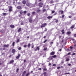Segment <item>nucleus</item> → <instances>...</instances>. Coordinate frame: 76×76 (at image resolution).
I'll list each match as a JSON object with an SVG mask.
<instances>
[{
    "instance_id": "62",
    "label": "nucleus",
    "mask_w": 76,
    "mask_h": 76,
    "mask_svg": "<svg viewBox=\"0 0 76 76\" xmlns=\"http://www.w3.org/2000/svg\"><path fill=\"white\" fill-rule=\"evenodd\" d=\"M38 70H41V68H39Z\"/></svg>"
},
{
    "instance_id": "24",
    "label": "nucleus",
    "mask_w": 76,
    "mask_h": 76,
    "mask_svg": "<svg viewBox=\"0 0 76 76\" xmlns=\"http://www.w3.org/2000/svg\"><path fill=\"white\" fill-rule=\"evenodd\" d=\"M30 46H31V44L29 43L28 45V48H29V47H30Z\"/></svg>"
},
{
    "instance_id": "36",
    "label": "nucleus",
    "mask_w": 76,
    "mask_h": 76,
    "mask_svg": "<svg viewBox=\"0 0 76 76\" xmlns=\"http://www.w3.org/2000/svg\"><path fill=\"white\" fill-rule=\"evenodd\" d=\"M60 12H61V14H63V11H61Z\"/></svg>"
},
{
    "instance_id": "40",
    "label": "nucleus",
    "mask_w": 76,
    "mask_h": 76,
    "mask_svg": "<svg viewBox=\"0 0 76 76\" xmlns=\"http://www.w3.org/2000/svg\"><path fill=\"white\" fill-rule=\"evenodd\" d=\"M19 41V39H18L17 40V42H18Z\"/></svg>"
},
{
    "instance_id": "21",
    "label": "nucleus",
    "mask_w": 76,
    "mask_h": 76,
    "mask_svg": "<svg viewBox=\"0 0 76 76\" xmlns=\"http://www.w3.org/2000/svg\"><path fill=\"white\" fill-rule=\"evenodd\" d=\"M19 68H18V69H17L16 70V73H18V72L19 71Z\"/></svg>"
},
{
    "instance_id": "38",
    "label": "nucleus",
    "mask_w": 76,
    "mask_h": 76,
    "mask_svg": "<svg viewBox=\"0 0 76 76\" xmlns=\"http://www.w3.org/2000/svg\"><path fill=\"white\" fill-rule=\"evenodd\" d=\"M70 74V73L68 72V73H65V75H68V74Z\"/></svg>"
},
{
    "instance_id": "20",
    "label": "nucleus",
    "mask_w": 76,
    "mask_h": 76,
    "mask_svg": "<svg viewBox=\"0 0 76 76\" xmlns=\"http://www.w3.org/2000/svg\"><path fill=\"white\" fill-rule=\"evenodd\" d=\"M23 13V11H20V14H22V13Z\"/></svg>"
},
{
    "instance_id": "28",
    "label": "nucleus",
    "mask_w": 76,
    "mask_h": 76,
    "mask_svg": "<svg viewBox=\"0 0 76 76\" xmlns=\"http://www.w3.org/2000/svg\"><path fill=\"white\" fill-rule=\"evenodd\" d=\"M47 48H45L44 49V51H45V50H47Z\"/></svg>"
},
{
    "instance_id": "48",
    "label": "nucleus",
    "mask_w": 76,
    "mask_h": 76,
    "mask_svg": "<svg viewBox=\"0 0 76 76\" xmlns=\"http://www.w3.org/2000/svg\"><path fill=\"white\" fill-rule=\"evenodd\" d=\"M27 46L26 45H24V47L25 48Z\"/></svg>"
},
{
    "instance_id": "27",
    "label": "nucleus",
    "mask_w": 76,
    "mask_h": 76,
    "mask_svg": "<svg viewBox=\"0 0 76 76\" xmlns=\"http://www.w3.org/2000/svg\"><path fill=\"white\" fill-rule=\"evenodd\" d=\"M20 56V54H18V56H17L16 57H19Z\"/></svg>"
},
{
    "instance_id": "57",
    "label": "nucleus",
    "mask_w": 76,
    "mask_h": 76,
    "mask_svg": "<svg viewBox=\"0 0 76 76\" xmlns=\"http://www.w3.org/2000/svg\"><path fill=\"white\" fill-rule=\"evenodd\" d=\"M74 36L75 37H76V34H75Z\"/></svg>"
},
{
    "instance_id": "43",
    "label": "nucleus",
    "mask_w": 76,
    "mask_h": 76,
    "mask_svg": "<svg viewBox=\"0 0 76 76\" xmlns=\"http://www.w3.org/2000/svg\"><path fill=\"white\" fill-rule=\"evenodd\" d=\"M53 66H56V64H53Z\"/></svg>"
},
{
    "instance_id": "22",
    "label": "nucleus",
    "mask_w": 76,
    "mask_h": 76,
    "mask_svg": "<svg viewBox=\"0 0 76 76\" xmlns=\"http://www.w3.org/2000/svg\"><path fill=\"white\" fill-rule=\"evenodd\" d=\"M74 27H75V25H73L71 27V29H72Z\"/></svg>"
},
{
    "instance_id": "46",
    "label": "nucleus",
    "mask_w": 76,
    "mask_h": 76,
    "mask_svg": "<svg viewBox=\"0 0 76 76\" xmlns=\"http://www.w3.org/2000/svg\"><path fill=\"white\" fill-rule=\"evenodd\" d=\"M76 54V53H74L72 54V55L73 56H75V55Z\"/></svg>"
},
{
    "instance_id": "51",
    "label": "nucleus",
    "mask_w": 76,
    "mask_h": 76,
    "mask_svg": "<svg viewBox=\"0 0 76 76\" xmlns=\"http://www.w3.org/2000/svg\"><path fill=\"white\" fill-rule=\"evenodd\" d=\"M66 51H70V50H69V49H67Z\"/></svg>"
},
{
    "instance_id": "44",
    "label": "nucleus",
    "mask_w": 76,
    "mask_h": 76,
    "mask_svg": "<svg viewBox=\"0 0 76 76\" xmlns=\"http://www.w3.org/2000/svg\"><path fill=\"white\" fill-rule=\"evenodd\" d=\"M64 15H63L62 16V18H64Z\"/></svg>"
},
{
    "instance_id": "25",
    "label": "nucleus",
    "mask_w": 76,
    "mask_h": 76,
    "mask_svg": "<svg viewBox=\"0 0 76 76\" xmlns=\"http://www.w3.org/2000/svg\"><path fill=\"white\" fill-rule=\"evenodd\" d=\"M15 42H13L12 43V46L13 47H14V46H15Z\"/></svg>"
},
{
    "instance_id": "61",
    "label": "nucleus",
    "mask_w": 76,
    "mask_h": 76,
    "mask_svg": "<svg viewBox=\"0 0 76 76\" xmlns=\"http://www.w3.org/2000/svg\"><path fill=\"white\" fill-rule=\"evenodd\" d=\"M68 66H71V64H68Z\"/></svg>"
},
{
    "instance_id": "16",
    "label": "nucleus",
    "mask_w": 76,
    "mask_h": 76,
    "mask_svg": "<svg viewBox=\"0 0 76 76\" xmlns=\"http://www.w3.org/2000/svg\"><path fill=\"white\" fill-rule=\"evenodd\" d=\"M23 3L24 4H26V1H25V0H23Z\"/></svg>"
},
{
    "instance_id": "3",
    "label": "nucleus",
    "mask_w": 76,
    "mask_h": 76,
    "mask_svg": "<svg viewBox=\"0 0 76 76\" xmlns=\"http://www.w3.org/2000/svg\"><path fill=\"white\" fill-rule=\"evenodd\" d=\"M34 7V5L33 4H30V6L29 7Z\"/></svg>"
},
{
    "instance_id": "12",
    "label": "nucleus",
    "mask_w": 76,
    "mask_h": 76,
    "mask_svg": "<svg viewBox=\"0 0 76 76\" xmlns=\"http://www.w3.org/2000/svg\"><path fill=\"white\" fill-rule=\"evenodd\" d=\"M53 18L52 16H49L47 17L48 19H51Z\"/></svg>"
},
{
    "instance_id": "55",
    "label": "nucleus",
    "mask_w": 76,
    "mask_h": 76,
    "mask_svg": "<svg viewBox=\"0 0 76 76\" xmlns=\"http://www.w3.org/2000/svg\"><path fill=\"white\" fill-rule=\"evenodd\" d=\"M69 18H72V16H69Z\"/></svg>"
},
{
    "instance_id": "41",
    "label": "nucleus",
    "mask_w": 76,
    "mask_h": 76,
    "mask_svg": "<svg viewBox=\"0 0 76 76\" xmlns=\"http://www.w3.org/2000/svg\"><path fill=\"white\" fill-rule=\"evenodd\" d=\"M51 64L50 63H49L48 66H51Z\"/></svg>"
},
{
    "instance_id": "45",
    "label": "nucleus",
    "mask_w": 76,
    "mask_h": 76,
    "mask_svg": "<svg viewBox=\"0 0 76 76\" xmlns=\"http://www.w3.org/2000/svg\"><path fill=\"white\" fill-rule=\"evenodd\" d=\"M47 42V40H45V41L43 42L44 43H45Z\"/></svg>"
},
{
    "instance_id": "18",
    "label": "nucleus",
    "mask_w": 76,
    "mask_h": 76,
    "mask_svg": "<svg viewBox=\"0 0 76 76\" xmlns=\"http://www.w3.org/2000/svg\"><path fill=\"white\" fill-rule=\"evenodd\" d=\"M27 6H28V7H29L30 6V4L29 3H27Z\"/></svg>"
},
{
    "instance_id": "8",
    "label": "nucleus",
    "mask_w": 76,
    "mask_h": 76,
    "mask_svg": "<svg viewBox=\"0 0 76 76\" xmlns=\"http://www.w3.org/2000/svg\"><path fill=\"white\" fill-rule=\"evenodd\" d=\"M17 9H21L22 7H21V6H19L17 7Z\"/></svg>"
},
{
    "instance_id": "56",
    "label": "nucleus",
    "mask_w": 76,
    "mask_h": 76,
    "mask_svg": "<svg viewBox=\"0 0 76 76\" xmlns=\"http://www.w3.org/2000/svg\"><path fill=\"white\" fill-rule=\"evenodd\" d=\"M69 54H70V53H69L67 54L68 55H69Z\"/></svg>"
},
{
    "instance_id": "9",
    "label": "nucleus",
    "mask_w": 76,
    "mask_h": 76,
    "mask_svg": "<svg viewBox=\"0 0 76 76\" xmlns=\"http://www.w3.org/2000/svg\"><path fill=\"white\" fill-rule=\"evenodd\" d=\"M47 68H46V67H45L43 68V71H47Z\"/></svg>"
},
{
    "instance_id": "37",
    "label": "nucleus",
    "mask_w": 76,
    "mask_h": 76,
    "mask_svg": "<svg viewBox=\"0 0 76 76\" xmlns=\"http://www.w3.org/2000/svg\"><path fill=\"white\" fill-rule=\"evenodd\" d=\"M3 15L4 16H6V13H3Z\"/></svg>"
},
{
    "instance_id": "15",
    "label": "nucleus",
    "mask_w": 76,
    "mask_h": 76,
    "mask_svg": "<svg viewBox=\"0 0 76 76\" xmlns=\"http://www.w3.org/2000/svg\"><path fill=\"white\" fill-rule=\"evenodd\" d=\"M30 74V73L29 72H27L26 74V76H28V75Z\"/></svg>"
},
{
    "instance_id": "52",
    "label": "nucleus",
    "mask_w": 76,
    "mask_h": 76,
    "mask_svg": "<svg viewBox=\"0 0 76 76\" xmlns=\"http://www.w3.org/2000/svg\"><path fill=\"white\" fill-rule=\"evenodd\" d=\"M27 15L28 16H29V15H30V14L29 13H28Z\"/></svg>"
},
{
    "instance_id": "47",
    "label": "nucleus",
    "mask_w": 76,
    "mask_h": 76,
    "mask_svg": "<svg viewBox=\"0 0 76 76\" xmlns=\"http://www.w3.org/2000/svg\"><path fill=\"white\" fill-rule=\"evenodd\" d=\"M60 66H58L57 67V69H60Z\"/></svg>"
},
{
    "instance_id": "53",
    "label": "nucleus",
    "mask_w": 76,
    "mask_h": 76,
    "mask_svg": "<svg viewBox=\"0 0 76 76\" xmlns=\"http://www.w3.org/2000/svg\"><path fill=\"white\" fill-rule=\"evenodd\" d=\"M1 64H2V63H1V61H0V66H1Z\"/></svg>"
},
{
    "instance_id": "35",
    "label": "nucleus",
    "mask_w": 76,
    "mask_h": 76,
    "mask_svg": "<svg viewBox=\"0 0 76 76\" xmlns=\"http://www.w3.org/2000/svg\"><path fill=\"white\" fill-rule=\"evenodd\" d=\"M23 13H24V14H25V13H26V11H25L24 12H23Z\"/></svg>"
},
{
    "instance_id": "42",
    "label": "nucleus",
    "mask_w": 76,
    "mask_h": 76,
    "mask_svg": "<svg viewBox=\"0 0 76 76\" xmlns=\"http://www.w3.org/2000/svg\"><path fill=\"white\" fill-rule=\"evenodd\" d=\"M54 12H55V11H52V13H54Z\"/></svg>"
},
{
    "instance_id": "58",
    "label": "nucleus",
    "mask_w": 76,
    "mask_h": 76,
    "mask_svg": "<svg viewBox=\"0 0 76 76\" xmlns=\"http://www.w3.org/2000/svg\"><path fill=\"white\" fill-rule=\"evenodd\" d=\"M59 51H61V49H60L59 50Z\"/></svg>"
},
{
    "instance_id": "54",
    "label": "nucleus",
    "mask_w": 76,
    "mask_h": 76,
    "mask_svg": "<svg viewBox=\"0 0 76 76\" xmlns=\"http://www.w3.org/2000/svg\"><path fill=\"white\" fill-rule=\"evenodd\" d=\"M26 62V60L25 59L24 60V63H25Z\"/></svg>"
},
{
    "instance_id": "39",
    "label": "nucleus",
    "mask_w": 76,
    "mask_h": 76,
    "mask_svg": "<svg viewBox=\"0 0 76 76\" xmlns=\"http://www.w3.org/2000/svg\"><path fill=\"white\" fill-rule=\"evenodd\" d=\"M50 2L51 3H54V2H53V1H50Z\"/></svg>"
},
{
    "instance_id": "11",
    "label": "nucleus",
    "mask_w": 76,
    "mask_h": 76,
    "mask_svg": "<svg viewBox=\"0 0 76 76\" xmlns=\"http://www.w3.org/2000/svg\"><path fill=\"white\" fill-rule=\"evenodd\" d=\"M43 75L44 76H47V73L45 72L43 73Z\"/></svg>"
},
{
    "instance_id": "50",
    "label": "nucleus",
    "mask_w": 76,
    "mask_h": 76,
    "mask_svg": "<svg viewBox=\"0 0 76 76\" xmlns=\"http://www.w3.org/2000/svg\"><path fill=\"white\" fill-rule=\"evenodd\" d=\"M55 22L56 23H57V22H58V20H56Z\"/></svg>"
},
{
    "instance_id": "63",
    "label": "nucleus",
    "mask_w": 76,
    "mask_h": 76,
    "mask_svg": "<svg viewBox=\"0 0 76 76\" xmlns=\"http://www.w3.org/2000/svg\"><path fill=\"white\" fill-rule=\"evenodd\" d=\"M35 51H37V49H35Z\"/></svg>"
},
{
    "instance_id": "26",
    "label": "nucleus",
    "mask_w": 76,
    "mask_h": 76,
    "mask_svg": "<svg viewBox=\"0 0 76 76\" xmlns=\"http://www.w3.org/2000/svg\"><path fill=\"white\" fill-rule=\"evenodd\" d=\"M62 34H64V30H62Z\"/></svg>"
},
{
    "instance_id": "5",
    "label": "nucleus",
    "mask_w": 76,
    "mask_h": 76,
    "mask_svg": "<svg viewBox=\"0 0 76 76\" xmlns=\"http://www.w3.org/2000/svg\"><path fill=\"white\" fill-rule=\"evenodd\" d=\"M55 54V52H52L50 53V55L53 56Z\"/></svg>"
},
{
    "instance_id": "7",
    "label": "nucleus",
    "mask_w": 76,
    "mask_h": 76,
    "mask_svg": "<svg viewBox=\"0 0 76 76\" xmlns=\"http://www.w3.org/2000/svg\"><path fill=\"white\" fill-rule=\"evenodd\" d=\"M12 7H10L9 8V12H11L12 11Z\"/></svg>"
},
{
    "instance_id": "6",
    "label": "nucleus",
    "mask_w": 76,
    "mask_h": 76,
    "mask_svg": "<svg viewBox=\"0 0 76 76\" xmlns=\"http://www.w3.org/2000/svg\"><path fill=\"white\" fill-rule=\"evenodd\" d=\"M14 63V60H12L10 61V62H9V64H12V63Z\"/></svg>"
},
{
    "instance_id": "29",
    "label": "nucleus",
    "mask_w": 76,
    "mask_h": 76,
    "mask_svg": "<svg viewBox=\"0 0 76 76\" xmlns=\"http://www.w3.org/2000/svg\"><path fill=\"white\" fill-rule=\"evenodd\" d=\"M34 44H33V43H32V46H31V48H34Z\"/></svg>"
},
{
    "instance_id": "17",
    "label": "nucleus",
    "mask_w": 76,
    "mask_h": 76,
    "mask_svg": "<svg viewBox=\"0 0 76 76\" xmlns=\"http://www.w3.org/2000/svg\"><path fill=\"white\" fill-rule=\"evenodd\" d=\"M71 34L70 31H68L67 32L66 34L67 35H69V34Z\"/></svg>"
},
{
    "instance_id": "23",
    "label": "nucleus",
    "mask_w": 76,
    "mask_h": 76,
    "mask_svg": "<svg viewBox=\"0 0 76 76\" xmlns=\"http://www.w3.org/2000/svg\"><path fill=\"white\" fill-rule=\"evenodd\" d=\"M12 53H15V49H12Z\"/></svg>"
},
{
    "instance_id": "32",
    "label": "nucleus",
    "mask_w": 76,
    "mask_h": 76,
    "mask_svg": "<svg viewBox=\"0 0 76 76\" xmlns=\"http://www.w3.org/2000/svg\"><path fill=\"white\" fill-rule=\"evenodd\" d=\"M37 12H40V10H37Z\"/></svg>"
},
{
    "instance_id": "4",
    "label": "nucleus",
    "mask_w": 76,
    "mask_h": 76,
    "mask_svg": "<svg viewBox=\"0 0 76 76\" xmlns=\"http://www.w3.org/2000/svg\"><path fill=\"white\" fill-rule=\"evenodd\" d=\"M43 4H42V3H39V7H42V5Z\"/></svg>"
},
{
    "instance_id": "49",
    "label": "nucleus",
    "mask_w": 76,
    "mask_h": 76,
    "mask_svg": "<svg viewBox=\"0 0 76 76\" xmlns=\"http://www.w3.org/2000/svg\"><path fill=\"white\" fill-rule=\"evenodd\" d=\"M35 12H33L32 13V15H34V14H35Z\"/></svg>"
},
{
    "instance_id": "34",
    "label": "nucleus",
    "mask_w": 76,
    "mask_h": 76,
    "mask_svg": "<svg viewBox=\"0 0 76 76\" xmlns=\"http://www.w3.org/2000/svg\"><path fill=\"white\" fill-rule=\"evenodd\" d=\"M69 58H67L66 59V61H69Z\"/></svg>"
},
{
    "instance_id": "31",
    "label": "nucleus",
    "mask_w": 76,
    "mask_h": 76,
    "mask_svg": "<svg viewBox=\"0 0 76 76\" xmlns=\"http://www.w3.org/2000/svg\"><path fill=\"white\" fill-rule=\"evenodd\" d=\"M37 49L38 50H39V47H37Z\"/></svg>"
},
{
    "instance_id": "30",
    "label": "nucleus",
    "mask_w": 76,
    "mask_h": 76,
    "mask_svg": "<svg viewBox=\"0 0 76 76\" xmlns=\"http://www.w3.org/2000/svg\"><path fill=\"white\" fill-rule=\"evenodd\" d=\"M22 49V48H21V47H19V48H18V50H21Z\"/></svg>"
},
{
    "instance_id": "19",
    "label": "nucleus",
    "mask_w": 76,
    "mask_h": 76,
    "mask_svg": "<svg viewBox=\"0 0 76 76\" xmlns=\"http://www.w3.org/2000/svg\"><path fill=\"white\" fill-rule=\"evenodd\" d=\"M29 22H30V23H31L32 22V19H31V18H30L29 19Z\"/></svg>"
},
{
    "instance_id": "60",
    "label": "nucleus",
    "mask_w": 76,
    "mask_h": 76,
    "mask_svg": "<svg viewBox=\"0 0 76 76\" xmlns=\"http://www.w3.org/2000/svg\"><path fill=\"white\" fill-rule=\"evenodd\" d=\"M23 23H21V25H23Z\"/></svg>"
},
{
    "instance_id": "33",
    "label": "nucleus",
    "mask_w": 76,
    "mask_h": 76,
    "mask_svg": "<svg viewBox=\"0 0 76 76\" xmlns=\"http://www.w3.org/2000/svg\"><path fill=\"white\" fill-rule=\"evenodd\" d=\"M57 57V56L56 55L52 56V57Z\"/></svg>"
},
{
    "instance_id": "10",
    "label": "nucleus",
    "mask_w": 76,
    "mask_h": 76,
    "mask_svg": "<svg viewBox=\"0 0 76 76\" xmlns=\"http://www.w3.org/2000/svg\"><path fill=\"white\" fill-rule=\"evenodd\" d=\"M9 47V45H4V47Z\"/></svg>"
},
{
    "instance_id": "14",
    "label": "nucleus",
    "mask_w": 76,
    "mask_h": 76,
    "mask_svg": "<svg viewBox=\"0 0 76 76\" xmlns=\"http://www.w3.org/2000/svg\"><path fill=\"white\" fill-rule=\"evenodd\" d=\"M21 30H22L21 28H20L18 30V32H20V31H21Z\"/></svg>"
},
{
    "instance_id": "64",
    "label": "nucleus",
    "mask_w": 76,
    "mask_h": 76,
    "mask_svg": "<svg viewBox=\"0 0 76 76\" xmlns=\"http://www.w3.org/2000/svg\"><path fill=\"white\" fill-rule=\"evenodd\" d=\"M45 10L44 9L43 10V12H45Z\"/></svg>"
},
{
    "instance_id": "59",
    "label": "nucleus",
    "mask_w": 76,
    "mask_h": 76,
    "mask_svg": "<svg viewBox=\"0 0 76 76\" xmlns=\"http://www.w3.org/2000/svg\"><path fill=\"white\" fill-rule=\"evenodd\" d=\"M50 44H53V42H51Z\"/></svg>"
},
{
    "instance_id": "2",
    "label": "nucleus",
    "mask_w": 76,
    "mask_h": 76,
    "mask_svg": "<svg viewBox=\"0 0 76 76\" xmlns=\"http://www.w3.org/2000/svg\"><path fill=\"white\" fill-rule=\"evenodd\" d=\"M26 71H24L22 73V76H25V75L26 74Z\"/></svg>"
},
{
    "instance_id": "1",
    "label": "nucleus",
    "mask_w": 76,
    "mask_h": 76,
    "mask_svg": "<svg viewBox=\"0 0 76 76\" xmlns=\"http://www.w3.org/2000/svg\"><path fill=\"white\" fill-rule=\"evenodd\" d=\"M46 25V23H45L43 24H42L41 26V28H43V27H45Z\"/></svg>"
},
{
    "instance_id": "13",
    "label": "nucleus",
    "mask_w": 76,
    "mask_h": 76,
    "mask_svg": "<svg viewBox=\"0 0 76 76\" xmlns=\"http://www.w3.org/2000/svg\"><path fill=\"white\" fill-rule=\"evenodd\" d=\"M10 26L12 28H15V26H14L13 25H11Z\"/></svg>"
}]
</instances>
